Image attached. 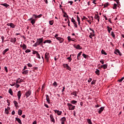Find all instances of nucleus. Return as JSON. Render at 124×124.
Masks as SVG:
<instances>
[{
    "label": "nucleus",
    "instance_id": "obj_1",
    "mask_svg": "<svg viewBox=\"0 0 124 124\" xmlns=\"http://www.w3.org/2000/svg\"><path fill=\"white\" fill-rule=\"evenodd\" d=\"M36 42L38 44V45H41L42 48H44V47H43V44H42V42H43V37L37 39Z\"/></svg>",
    "mask_w": 124,
    "mask_h": 124
},
{
    "label": "nucleus",
    "instance_id": "obj_2",
    "mask_svg": "<svg viewBox=\"0 0 124 124\" xmlns=\"http://www.w3.org/2000/svg\"><path fill=\"white\" fill-rule=\"evenodd\" d=\"M67 106L69 107V110H74L75 109V106L72 105V104H71L70 103H68Z\"/></svg>",
    "mask_w": 124,
    "mask_h": 124
},
{
    "label": "nucleus",
    "instance_id": "obj_3",
    "mask_svg": "<svg viewBox=\"0 0 124 124\" xmlns=\"http://www.w3.org/2000/svg\"><path fill=\"white\" fill-rule=\"evenodd\" d=\"M31 94V90H29L27 92H26L25 95L26 97V98H28L30 95Z\"/></svg>",
    "mask_w": 124,
    "mask_h": 124
},
{
    "label": "nucleus",
    "instance_id": "obj_4",
    "mask_svg": "<svg viewBox=\"0 0 124 124\" xmlns=\"http://www.w3.org/2000/svg\"><path fill=\"white\" fill-rule=\"evenodd\" d=\"M50 58V53L48 52H46L45 54V59L46 60V62H49V59Z\"/></svg>",
    "mask_w": 124,
    "mask_h": 124
},
{
    "label": "nucleus",
    "instance_id": "obj_5",
    "mask_svg": "<svg viewBox=\"0 0 124 124\" xmlns=\"http://www.w3.org/2000/svg\"><path fill=\"white\" fill-rule=\"evenodd\" d=\"M7 26H8V27H10L11 28H12V29H15V27H16V25L13 24V23H7Z\"/></svg>",
    "mask_w": 124,
    "mask_h": 124
},
{
    "label": "nucleus",
    "instance_id": "obj_6",
    "mask_svg": "<svg viewBox=\"0 0 124 124\" xmlns=\"http://www.w3.org/2000/svg\"><path fill=\"white\" fill-rule=\"evenodd\" d=\"M49 117L50 119V121L55 124V119L54 118V116H53V114H50Z\"/></svg>",
    "mask_w": 124,
    "mask_h": 124
},
{
    "label": "nucleus",
    "instance_id": "obj_7",
    "mask_svg": "<svg viewBox=\"0 0 124 124\" xmlns=\"http://www.w3.org/2000/svg\"><path fill=\"white\" fill-rule=\"evenodd\" d=\"M104 110V107H102L99 109H98L97 111L99 114H101V113H102Z\"/></svg>",
    "mask_w": 124,
    "mask_h": 124
},
{
    "label": "nucleus",
    "instance_id": "obj_8",
    "mask_svg": "<svg viewBox=\"0 0 124 124\" xmlns=\"http://www.w3.org/2000/svg\"><path fill=\"white\" fill-rule=\"evenodd\" d=\"M17 95L18 100L19 99H21V96H22V93H21V91H19L17 92Z\"/></svg>",
    "mask_w": 124,
    "mask_h": 124
},
{
    "label": "nucleus",
    "instance_id": "obj_9",
    "mask_svg": "<svg viewBox=\"0 0 124 124\" xmlns=\"http://www.w3.org/2000/svg\"><path fill=\"white\" fill-rule=\"evenodd\" d=\"M114 54H115V55H119V56H122V53H121L119 49L115 50L114 51Z\"/></svg>",
    "mask_w": 124,
    "mask_h": 124
},
{
    "label": "nucleus",
    "instance_id": "obj_10",
    "mask_svg": "<svg viewBox=\"0 0 124 124\" xmlns=\"http://www.w3.org/2000/svg\"><path fill=\"white\" fill-rule=\"evenodd\" d=\"M16 38H10V42L13 43V44H15L16 43Z\"/></svg>",
    "mask_w": 124,
    "mask_h": 124
},
{
    "label": "nucleus",
    "instance_id": "obj_11",
    "mask_svg": "<svg viewBox=\"0 0 124 124\" xmlns=\"http://www.w3.org/2000/svg\"><path fill=\"white\" fill-rule=\"evenodd\" d=\"M94 18V19H95V20H97L98 22H99V20L100 19V16H98V14H95Z\"/></svg>",
    "mask_w": 124,
    "mask_h": 124
},
{
    "label": "nucleus",
    "instance_id": "obj_12",
    "mask_svg": "<svg viewBox=\"0 0 124 124\" xmlns=\"http://www.w3.org/2000/svg\"><path fill=\"white\" fill-rule=\"evenodd\" d=\"M53 111L55 113H56L58 116H61V115H62V112L56 109L53 110Z\"/></svg>",
    "mask_w": 124,
    "mask_h": 124
},
{
    "label": "nucleus",
    "instance_id": "obj_13",
    "mask_svg": "<svg viewBox=\"0 0 124 124\" xmlns=\"http://www.w3.org/2000/svg\"><path fill=\"white\" fill-rule=\"evenodd\" d=\"M65 121H66V118L65 117H63L61 119V124H64V122H65Z\"/></svg>",
    "mask_w": 124,
    "mask_h": 124
},
{
    "label": "nucleus",
    "instance_id": "obj_14",
    "mask_svg": "<svg viewBox=\"0 0 124 124\" xmlns=\"http://www.w3.org/2000/svg\"><path fill=\"white\" fill-rule=\"evenodd\" d=\"M74 47L78 50H81V49H82V47H81V46H80L79 45H74Z\"/></svg>",
    "mask_w": 124,
    "mask_h": 124
},
{
    "label": "nucleus",
    "instance_id": "obj_15",
    "mask_svg": "<svg viewBox=\"0 0 124 124\" xmlns=\"http://www.w3.org/2000/svg\"><path fill=\"white\" fill-rule=\"evenodd\" d=\"M46 43H48L49 44H51V43H52V41H51V40H45L44 42V44H45Z\"/></svg>",
    "mask_w": 124,
    "mask_h": 124
},
{
    "label": "nucleus",
    "instance_id": "obj_16",
    "mask_svg": "<svg viewBox=\"0 0 124 124\" xmlns=\"http://www.w3.org/2000/svg\"><path fill=\"white\" fill-rule=\"evenodd\" d=\"M14 105H15L16 108H18L19 107V103L16 101H14Z\"/></svg>",
    "mask_w": 124,
    "mask_h": 124
},
{
    "label": "nucleus",
    "instance_id": "obj_17",
    "mask_svg": "<svg viewBox=\"0 0 124 124\" xmlns=\"http://www.w3.org/2000/svg\"><path fill=\"white\" fill-rule=\"evenodd\" d=\"M57 40L59 41L60 43H62V42H63L64 39L62 38L59 37L57 38Z\"/></svg>",
    "mask_w": 124,
    "mask_h": 124
},
{
    "label": "nucleus",
    "instance_id": "obj_18",
    "mask_svg": "<svg viewBox=\"0 0 124 124\" xmlns=\"http://www.w3.org/2000/svg\"><path fill=\"white\" fill-rule=\"evenodd\" d=\"M107 29H108V33H111V31H112V30H113L112 29V28H110L109 26H107Z\"/></svg>",
    "mask_w": 124,
    "mask_h": 124
},
{
    "label": "nucleus",
    "instance_id": "obj_19",
    "mask_svg": "<svg viewBox=\"0 0 124 124\" xmlns=\"http://www.w3.org/2000/svg\"><path fill=\"white\" fill-rule=\"evenodd\" d=\"M16 121L18 123V124H22V121L20 118H16Z\"/></svg>",
    "mask_w": 124,
    "mask_h": 124
},
{
    "label": "nucleus",
    "instance_id": "obj_20",
    "mask_svg": "<svg viewBox=\"0 0 124 124\" xmlns=\"http://www.w3.org/2000/svg\"><path fill=\"white\" fill-rule=\"evenodd\" d=\"M22 82H23L22 79H21L19 80V79H16V84H20L21 83H22Z\"/></svg>",
    "mask_w": 124,
    "mask_h": 124
},
{
    "label": "nucleus",
    "instance_id": "obj_21",
    "mask_svg": "<svg viewBox=\"0 0 124 124\" xmlns=\"http://www.w3.org/2000/svg\"><path fill=\"white\" fill-rule=\"evenodd\" d=\"M46 99L47 103H50V98L49 97V95H46Z\"/></svg>",
    "mask_w": 124,
    "mask_h": 124
},
{
    "label": "nucleus",
    "instance_id": "obj_22",
    "mask_svg": "<svg viewBox=\"0 0 124 124\" xmlns=\"http://www.w3.org/2000/svg\"><path fill=\"white\" fill-rule=\"evenodd\" d=\"M63 66L64 67H67V69H68L69 70V68H70V67H69V65L67 64H63Z\"/></svg>",
    "mask_w": 124,
    "mask_h": 124
},
{
    "label": "nucleus",
    "instance_id": "obj_23",
    "mask_svg": "<svg viewBox=\"0 0 124 124\" xmlns=\"http://www.w3.org/2000/svg\"><path fill=\"white\" fill-rule=\"evenodd\" d=\"M94 36V33L91 32L90 34L89 35L90 38L93 39V37Z\"/></svg>",
    "mask_w": 124,
    "mask_h": 124
},
{
    "label": "nucleus",
    "instance_id": "obj_24",
    "mask_svg": "<svg viewBox=\"0 0 124 124\" xmlns=\"http://www.w3.org/2000/svg\"><path fill=\"white\" fill-rule=\"evenodd\" d=\"M101 67L102 68H103L104 69H106V68H107V67H108V65H107V64L102 65H101Z\"/></svg>",
    "mask_w": 124,
    "mask_h": 124
},
{
    "label": "nucleus",
    "instance_id": "obj_25",
    "mask_svg": "<svg viewBox=\"0 0 124 124\" xmlns=\"http://www.w3.org/2000/svg\"><path fill=\"white\" fill-rule=\"evenodd\" d=\"M8 93L11 94V95H13V91H12V89L11 88L9 89Z\"/></svg>",
    "mask_w": 124,
    "mask_h": 124
},
{
    "label": "nucleus",
    "instance_id": "obj_26",
    "mask_svg": "<svg viewBox=\"0 0 124 124\" xmlns=\"http://www.w3.org/2000/svg\"><path fill=\"white\" fill-rule=\"evenodd\" d=\"M8 51H9V48H7L4 50L2 53V55H5V53H6L7 52H8Z\"/></svg>",
    "mask_w": 124,
    "mask_h": 124
},
{
    "label": "nucleus",
    "instance_id": "obj_27",
    "mask_svg": "<svg viewBox=\"0 0 124 124\" xmlns=\"http://www.w3.org/2000/svg\"><path fill=\"white\" fill-rule=\"evenodd\" d=\"M22 49H23V50H26V49H27V45H26V44H23L22 45Z\"/></svg>",
    "mask_w": 124,
    "mask_h": 124
},
{
    "label": "nucleus",
    "instance_id": "obj_28",
    "mask_svg": "<svg viewBox=\"0 0 124 124\" xmlns=\"http://www.w3.org/2000/svg\"><path fill=\"white\" fill-rule=\"evenodd\" d=\"M82 51H80L77 56V60L78 61H79V60H80V59L79 58V57H80V56H81V54H82Z\"/></svg>",
    "mask_w": 124,
    "mask_h": 124
},
{
    "label": "nucleus",
    "instance_id": "obj_29",
    "mask_svg": "<svg viewBox=\"0 0 124 124\" xmlns=\"http://www.w3.org/2000/svg\"><path fill=\"white\" fill-rule=\"evenodd\" d=\"M28 73H29V70H26L22 72V74H24V75H26V74H28Z\"/></svg>",
    "mask_w": 124,
    "mask_h": 124
},
{
    "label": "nucleus",
    "instance_id": "obj_30",
    "mask_svg": "<svg viewBox=\"0 0 124 124\" xmlns=\"http://www.w3.org/2000/svg\"><path fill=\"white\" fill-rule=\"evenodd\" d=\"M1 5H3V6H5V7H8L9 6V5H8L7 3H2V4H1Z\"/></svg>",
    "mask_w": 124,
    "mask_h": 124
},
{
    "label": "nucleus",
    "instance_id": "obj_31",
    "mask_svg": "<svg viewBox=\"0 0 124 124\" xmlns=\"http://www.w3.org/2000/svg\"><path fill=\"white\" fill-rule=\"evenodd\" d=\"M23 113V111L21 109H19L18 111V114L19 116H21Z\"/></svg>",
    "mask_w": 124,
    "mask_h": 124
},
{
    "label": "nucleus",
    "instance_id": "obj_32",
    "mask_svg": "<svg viewBox=\"0 0 124 124\" xmlns=\"http://www.w3.org/2000/svg\"><path fill=\"white\" fill-rule=\"evenodd\" d=\"M101 54L102 55H107V53H106V52H105V51H104V50L103 49L101 50Z\"/></svg>",
    "mask_w": 124,
    "mask_h": 124
},
{
    "label": "nucleus",
    "instance_id": "obj_33",
    "mask_svg": "<svg viewBox=\"0 0 124 124\" xmlns=\"http://www.w3.org/2000/svg\"><path fill=\"white\" fill-rule=\"evenodd\" d=\"M77 92H72L71 94H72L73 95H75V96H77Z\"/></svg>",
    "mask_w": 124,
    "mask_h": 124
},
{
    "label": "nucleus",
    "instance_id": "obj_34",
    "mask_svg": "<svg viewBox=\"0 0 124 124\" xmlns=\"http://www.w3.org/2000/svg\"><path fill=\"white\" fill-rule=\"evenodd\" d=\"M70 102H71V103H72V104H76V103H77V101L72 100Z\"/></svg>",
    "mask_w": 124,
    "mask_h": 124
},
{
    "label": "nucleus",
    "instance_id": "obj_35",
    "mask_svg": "<svg viewBox=\"0 0 124 124\" xmlns=\"http://www.w3.org/2000/svg\"><path fill=\"white\" fill-rule=\"evenodd\" d=\"M87 121L88 124H93V123H92V120H91V119H87Z\"/></svg>",
    "mask_w": 124,
    "mask_h": 124
},
{
    "label": "nucleus",
    "instance_id": "obj_36",
    "mask_svg": "<svg viewBox=\"0 0 124 124\" xmlns=\"http://www.w3.org/2000/svg\"><path fill=\"white\" fill-rule=\"evenodd\" d=\"M49 22L50 26H53V25L54 24V20H50Z\"/></svg>",
    "mask_w": 124,
    "mask_h": 124
},
{
    "label": "nucleus",
    "instance_id": "obj_37",
    "mask_svg": "<svg viewBox=\"0 0 124 124\" xmlns=\"http://www.w3.org/2000/svg\"><path fill=\"white\" fill-rule=\"evenodd\" d=\"M67 38H68V41H69V42H70V41H74V40L71 39V37L69 36H68Z\"/></svg>",
    "mask_w": 124,
    "mask_h": 124
},
{
    "label": "nucleus",
    "instance_id": "obj_38",
    "mask_svg": "<svg viewBox=\"0 0 124 124\" xmlns=\"http://www.w3.org/2000/svg\"><path fill=\"white\" fill-rule=\"evenodd\" d=\"M95 74H96L97 75H98V76L99 75V74H100L99 70L96 69V70L95 71Z\"/></svg>",
    "mask_w": 124,
    "mask_h": 124
},
{
    "label": "nucleus",
    "instance_id": "obj_39",
    "mask_svg": "<svg viewBox=\"0 0 124 124\" xmlns=\"http://www.w3.org/2000/svg\"><path fill=\"white\" fill-rule=\"evenodd\" d=\"M111 35L113 37V38H115V33H114V31H111Z\"/></svg>",
    "mask_w": 124,
    "mask_h": 124
},
{
    "label": "nucleus",
    "instance_id": "obj_40",
    "mask_svg": "<svg viewBox=\"0 0 124 124\" xmlns=\"http://www.w3.org/2000/svg\"><path fill=\"white\" fill-rule=\"evenodd\" d=\"M5 114H7V115H8V114H9V111H8V109H7V108L5 109Z\"/></svg>",
    "mask_w": 124,
    "mask_h": 124
},
{
    "label": "nucleus",
    "instance_id": "obj_41",
    "mask_svg": "<svg viewBox=\"0 0 124 124\" xmlns=\"http://www.w3.org/2000/svg\"><path fill=\"white\" fill-rule=\"evenodd\" d=\"M31 23L32 24V25H34V24H35V19H32V20L31 21Z\"/></svg>",
    "mask_w": 124,
    "mask_h": 124
},
{
    "label": "nucleus",
    "instance_id": "obj_42",
    "mask_svg": "<svg viewBox=\"0 0 124 124\" xmlns=\"http://www.w3.org/2000/svg\"><path fill=\"white\" fill-rule=\"evenodd\" d=\"M53 86H54V87H55L56 88V87L58 86V84L57 83V82L55 81L53 83Z\"/></svg>",
    "mask_w": 124,
    "mask_h": 124
},
{
    "label": "nucleus",
    "instance_id": "obj_43",
    "mask_svg": "<svg viewBox=\"0 0 124 124\" xmlns=\"http://www.w3.org/2000/svg\"><path fill=\"white\" fill-rule=\"evenodd\" d=\"M113 9H117V4L114 3L113 7Z\"/></svg>",
    "mask_w": 124,
    "mask_h": 124
},
{
    "label": "nucleus",
    "instance_id": "obj_44",
    "mask_svg": "<svg viewBox=\"0 0 124 124\" xmlns=\"http://www.w3.org/2000/svg\"><path fill=\"white\" fill-rule=\"evenodd\" d=\"M108 5H109V3H106L104 4V7H108Z\"/></svg>",
    "mask_w": 124,
    "mask_h": 124
},
{
    "label": "nucleus",
    "instance_id": "obj_45",
    "mask_svg": "<svg viewBox=\"0 0 124 124\" xmlns=\"http://www.w3.org/2000/svg\"><path fill=\"white\" fill-rule=\"evenodd\" d=\"M82 56L84 59H87V57H88V55H86L85 54L83 53L82 54Z\"/></svg>",
    "mask_w": 124,
    "mask_h": 124
},
{
    "label": "nucleus",
    "instance_id": "obj_46",
    "mask_svg": "<svg viewBox=\"0 0 124 124\" xmlns=\"http://www.w3.org/2000/svg\"><path fill=\"white\" fill-rule=\"evenodd\" d=\"M67 60H69V62H71V61H72V59L70 57H68L67 58Z\"/></svg>",
    "mask_w": 124,
    "mask_h": 124
},
{
    "label": "nucleus",
    "instance_id": "obj_47",
    "mask_svg": "<svg viewBox=\"0 0 124 124\" xmlns=\"http://www.w3.org/2000/svg\"><path fill=\"white\" fill-rule=\"evenodd\" d=\"M38 52H37V51H33L32 52V54L33 55H37V54H38Z\"/></svg>",
    "mask_w": 124,
    "mask_h": 124
},
{
    "label": "nucleus",
    "instance_id": "obj_48",
    "mask_svg": "<svg viewBox=\"0 0 124 124\" xmlns=\"http://www.w3.org/2000/svg\"><path fill=\"white\" fill-rule=\"evenodd\" d=\"M1 40H2V43H3L4 41V36H2L1 37Z\"/></svg>",
    "mask_w": 124,
    "mask_h": 124
},
{
    "label": "nucleus",
    "instance_id": "obj_49",
    "mask_svg": "<svg viewBox=\"0 0 124 124\" xmlns=\"http://www.w3.org/2000/svg\"><path fill=\"white\" fill-rule=\"evenodd\" d=\"M16 89H18V88H19L20 85L18 84V83H16Z\"/></svg>",
    "mask_w": 124,
    "mask_h": 124
},
{
    "label": "nucleus",
    "instance_id": "obj_50",
    "mask_svg": "<svg viewBox=\"0 0 124 124\" xmlns=\"http://www.w3.org/2000/svg\"><path fill=\"white\" fill-rule=\"evenodd\" d=\"M67 23L68 24V27H70V21H69V19H68V21L67 22Z\"/></svg>",
    "mask_w": 124,
    "mask_h": 124
},
{
    "label": "nucleus",
    "instance_id": "obj_51",
    "mask_svg": "<svg viewBox=\"0 0 124 124\" xmlns=\"http://www.w3.org/2000/svg\"><path fill=\"white\" fill-rule=\"evenodd\" d=\"M30 52H31V50L29 49H27L25 50V53H30Z\"/></svg>",
    "mask_w": 124,
    "mask_h": 124
},
{
    "label": "nucleus",
    "instance_id": "obj_52",
    "mask_svg": "<svg viewBox=\"0 0 124 124\" xmlns=\"http://www.w3.org/2000/svg\"><path fill=\"white\" fill-rule=\"evenodd\" d=\"M36 56H37V58H38V59H41L40 55H39V53H38V52L37 53Z\"/></svg>",
    "mask_w": 124,
    "mask_h": 124
},
{
    "label": "nucleus",
    "instance_id": "obj_53",
    "mask_svg": "<svg viewBox=\"0 0 124 124\" xmlns=\"http://www.w3.org/2000/svg\"><path fill=\"white\" fill-rule=\"evenodd\" d=\"M27 65L29 66V67H31L32 66V64H31V63L27 64Z\"/></svg>",
    "mask_w": 124,
    "mask_h": 124
},
{
    "label": "nucleus",
    "instance_id": "obj_54",
    "mask_svg": "<svg viewBox=\"0 0 124 124\" xmlns=\"http://www.w3.org/2000/svg\"><path fill=\"white\" fill-rule=\"evenodd\" d=\"M59 36V35L58 34H56L54 36V37L55 38H56L57 39H58V38H59L60 37H58Z\"/></svg>",
    "mask_w": 124,
    "mask_h": 124
},
{
    "label": "nucleus",
    "instance_id": "obj_55",
    "mask_svg": "<svg viewBox=\"0 0 124 124\" xmlns=\"http://www.w3.org/2000/svg\"><path fill=\"white\" fill-rule=\"evenodd\" d=\"M77 22H75L74 23V27L75 28H78V26L77 25Z\"/></svg>",
    "mask_w": 124,
    "mask_h": 124
},
{
    "label": "nucleus",
    "instance_id": "obj_56",
    "mask_svg": "<svg viewBox=\"0 0 124 124\" xmlns=\"http://www.w3.org/2000/svg\"><path fill=\"white\" fill-rule=\"evenodd\" d=\"M38 45H39L37 42H36V43L34 44V47H37V46H38Z\"/></svg>",
    "mask_w": 124,
    "mask_h": 124
},
{
    "label": "nucleus",
    "instance_id": "obj_57",
    "mask_svg": "<svg viewBox=\"0 0 124 124\" xmlns=\"http://www.w3.org/2000/svg\"><path fill=\"white\" fill-rule=\"evenodd\" d=\"M124 77H123V78H122L120 79H119V80H118L119 82H120V83L122 82H123V80H124Z\"/></svg>",
    "mask_w": 124,
    "mask_h": 124
},
{
    "label": "nucleus",
    "instance_id": "obj_58",
    "mask_svg": "<svg viewBox=\"0 0 124 124\" xmlns=\"http://www.w3.org/2000/svg\"><path fill=\"white\" fill-rule=\"evenodd\" d=\"M90 31H92V33H94V31L93 30V29H92V28H89Z\"/></svg>",
    "mask_w": 124,
    "mask_h": 124
},
{
    "label": "nucleus",
    "instance_id": "obj_59",
    "mask_svg": "<svg viewBox=\"0 0 124 124\" xmlns=\"http://www.w3.org/2000/svg\"><path fill=\"white\" fill-rule=\"evenodd\" d=\"M33 17H34V19H36L37 18V15H36L35 14H33Z\"/></svg>",
    "mask_w": 124,
    "mask_h": 124
},
{
    "label": "nucleus",
    "instance_id": "obj_60",
    "mask_svg": "<svg viewBox=\"0 0 124 124\" xmlns=\"http://www.w3.org/2000/svg\"><path fill=\"white\" fill-rule=\"evenodd\" d=\"M71 21H72V23H73V24H74V23L76 22V21H75V19H74L73 18H72Z\"/></svg>",
    "mask_w": 124,
    "mask_h": 124
},
{
    "label": "nucleus",
    "instance_id": "obj_61",
    "mask_svg": "<svg viewBox=\"0 0 124 124\" xmlns=\"http://www.w3.org/2000/svg\"><path fill=\"white\" fill-rule=\"evenodd\" d=\"M77 18L78 22L80 21V17H79V16H77Z\"/></svg>",
    "mask_w": 124,
    "mask_h": 124
},
{
    "label": "nucleus",
    "instance_id": "obj_62",
    "mask_svg": "<svg viewBox=\"0 0 124 124\" xmlns=\"http://www.w3.org/2000/svg\"><path fill=\"white\" fill-rule=\"evenodd\" d=\"M10 86H11V87H13V86H15V82H14L12 84H10Z\"/></svg>",
    "mask_w": 124,
    "mask_h": 124
},
{
    "label": "nucleus",
    "instance_id": "obj_63",
    "mask_svg": "<svg viewBox=\"0 0 124 124\" xmlns=\"http://www.w3.org/2000/svg\"><path fill=\"white\" fill-rule=\"evenodd\" d=\"M42 16V15L40 14L39 15L37 16V18H41Z\"/></svg>",
    "mask_w": 124,
    "mask_h": 124
},
{
    "label": "nucleus",
    "instance_id": "obj_64",
    "mask_svg": "<svg viewBox=\"0 0 124 124\" xmlns=\"http://www.w3.org/2000/svg\"><path fill=\"white\" fill-rule=\"evenodd\" d=\"M4 69H5L6 72H8V70H7V67H5Z\"/></svg>",
    "mask_w": 124,
    "mask_h": 124
}]
</instances>
